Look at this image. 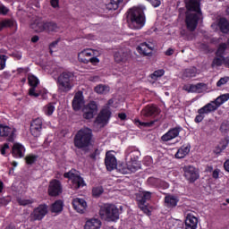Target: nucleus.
<instances>
[{
    "instance_id": "nucleus-1",
    "label": "nucleus",
    "mask_w": 229,
    "mask_h": 229,
    "mask_svg": "<svg viewBox=\"0 0 229 229\" xmlns=\"http://www.w3.org/2000/svg\"><path fill=\"white\" fill-rule=\"evenodd\" d=\"M94 134L92 133V129L88 127H83L79 130L74 138L73 144L77 149H82V151H87L90 146H92V138Z\"/></svg>"
},
{
    "instance_id": "nucleus-2",
    "label": "nucleus",
    "mask_w": 229,
    "mask_h": 229,
    "mask_svg": "<svg viewBox=\"0 0 229 229\" xmlns=\"http://www.w3.org/2000/svg\"><path fill=\"white\" fill-rule=\"evenodd\" d=\"M127 21L132 30H142L146 24V15L140 8L133 7L127 12Z\"/></svg>"
},
{
    "instance_id": "nucleus-3",
    "label": "nucleus",
    "mask_w": 229,
    "mask_h": 229,
    "mask_svg": "<svg viewBox=\"0 0 229 229\" xmlns=\"http://www.w3.org/2000/svg\"><path fill=\"white\" fill-rule=\"evenodd\" d=\"M73 79L74 73H72V72H63L57 78L58 92L62 94L72 90Z\"/></svg>"
},
{
    "instance_id": "nucleus-4",
    "label": "nucleus",
    "mask_w": 229,
    "mask_h": 229,
    "mask_svg": "<svg viewBox=\"0 0 229 229\" xmlns=\"http://www.w3.org/2000/svg\"><path fill=\"white\" fill-rule=\"evenodd\" d=\"M99 216L101 219H106V221H118L119 208L114 204H103L99 209Z\"/></svg>"
},
{
    "instance_id": "nucleus-5",
    "label": "nucleus",
    "mask_w": 229,
    "mask_h": 229,
    "mask_svg": "<svg viewBox=\"0 0 229 229\" xmlns=\"http://www.w3.org/2000/svg\"><path fill=\"white\" fill-rule=\"evenodd\" d=\"M37 33H56L58 31V24L55 21H39L35 25H32Z\"/></svg>"
},
{
    "instance_id": "nucleus-6",
    "label": "nucleus",
    "mask_w": 229,
    "mask_h": 229,
    "mask_svg": "<svg viewBox=\"0 0 229 229\" xmlns=\"http://www.w3.org/2000/svg\"><path fill=\"white\" fill-rule=\"evenodd\" d=\"M64 177L71 180V187L73 191H78V189H81V187H85V185H87L83 177H81L78 174L72 173V171L64 173Z\"/></svg>"
},
{
    "instance_id": "nucleus-7",
    "label": "nucleus",
    "mask_w": 229,
    "mask_h": 229,
    "mask_svg": "<svg viewBox=\"0 0 229 229\" xmlns=\"http://www.w3.org/2000/svg\"><path fill=\"white\" fill-rule=\"evenodd\" d=\"M38 78L35 76H30L29 78V85L31 87L29 89V96H31L32 98H40V96L43 98V99L46 98V93H43L42 90L37 91V87H38Z\"/></svg>"
},
{
    "instance_id": "nucleus-8",
    "label": "nucleus",
    "mask_w": 229,
    "mask_h": 229,
    "mask_svg": "<svg viewBox=\"0 0 229 229\" xmlns=\"http://www.w3.org/2000/svg\"><path fill=\"white\" fill-rule=\"evenodd\" d=\"M139 169H140V163L139 161H130L127 165L120 164L117 167V171L122 173V174L136 173Z\"/></svg>"
},
{
    "instance_id": "nucleus-9",
    "label": "nucleus",
    "mask_w": 229,
    "mask_h": 229,
    "mask_svg": "<svg viewBox=\"0 0 229 229\" xmlns=\"http://www.w3.org/2000/svg\"><path fill=\"white\" fill-rule=\"evenodd\" d=\"M0 139H4L7 142H13L15 140V129L0 123Z\"/></svg>"
},
{
    "instance_id": "nucleus-10",
    "label": "nucleus",
    "mask_w": 229,
    "mask_h": 229,
    "mask_svg": "<svg viewBox=\"0 0 229 229\" xmlns=\"http://www.w3.org/2000/svg\"><path fill=\"white\" fill-rule=\"evenodd\" d=\"M82 112L83 119H86L88 121L90 119H94V116L98 115V104L96 103V101H90L83 107Z\"/></svg>"
},
{
    "instance_id": "nucleus-11",
    "label": "nucleus",
    "mask_w": 229,
    "mask_h": 229,
    "mask_svg": "<svg viewBox=\"0 0 229 229\" xmlns=\"http://www.w3.org/2000/svg\"><path fill=\"white\" fill-rule=\"evenodd\" d=\"M47 205L40 204L30 214V221H42L47 216Z\"/></svg>"
},
{
    "instance_id": "nucleus-12",
    "label": "nucleus",
    "mask_w": 229,
    "mask_h": 229,
    "mask_svg": "<svg viewBox=\"0 0 229 229\" xmlns=\"http://www.w3.org/2000/svg\"><path fill=\"white\" fill-rule=\"evenodd\" d=\"M198 22H199V16L198 13L186 14L185 24L189 31H195L198 28Z\"/></svg>"
},
{
    "instance_id": "nucleus-13",
    "label": "nucleus",
    "mask_w": 229,
    "mask_h": 229,
    "mask_svg": "<svg viewBox=\"0 0 229 229\" xmlns=\"http://www.w3.org/2000/svg\"><path fill=\"white\" fill-rule=\"evenodd\" d=\"M43 124L44 121L40 117L35 118L31 121L30 130L33 137H40Z\"/></svg>"
},
{
    "instance_id": "nucleus-14",
    "label": "nucleus",
    "mask_w": 229,
    "mask_h": 229,
    "mask_svg": "<svg viewBox=\"0 0 229 229\" xmlns=\"http://www.w3.org/2000/svg\"><path fill=\"white\" fill-rule=\"evenodd\" d=\"M184 174L183 176L186 178L190 183H194L198 178H199V174L196 171V167L192 165H186L183 167Z\"/></svg>"
},
{
    "instance_id": "nucleus-15",
    "label": "nucleus",
    "mask_w": 229,
    "mask_h": 229,
    "mask_svg": "<svg viewBox=\"0 0 229 229\" xmlns=\"http://www.w3.org/2000/svg\"><path fill=\"white\" fill-rule=\"evenodd\" d=\"M64 189L62 187V182L59 180L54 179L50 182L48 186V194L52 197L60 196Z\"/></svg>"
},
{
    "instance_id": "nucleus-16",
    "label": "nucleus",
    "mask_w": 229,
    "mask_h": 229,
    "mask_svg": "<svg viewBox=\"0 0 229 229\" xmlns=\"http://www.w3.org/2000/svg\"><path fill=\"white\" fill-rule=\"evenodd\" d=\"M105 165L107 171H114L119 167V165H117V158H115L114 154L110 152L106 153Z\"/></svg>"
},
{
    "instance_id": "nucleus-17",
    "label": "nucleus",
    "mask_w": 229,
    "mask_h": 229,
    "mask_svg": "<svg viewBox=\"0 0 229 229\" xmlns=\"http://www.w3.org/2000/svg\"><path fill=\"white\" fill-rule=\"evenodd\" d=\"M85 105V98L83 97V92H77L72 99V106L74 112H80V109Z\"/></svg>"
},
{
    "instance_id": "nucleus-18",
    "label": "nucleus",
    "mask_w": 229,
    "mask_h": 229,
    "mask_svg": "<svg viewBox=\"0 0 229 229\" xmlns=\"http://www.w3.org/2000/svg\"><path fill=\"white\" fill-rule=\"evenodd\" d=\"M186 10L188 12H195L201 15V0H189L185 3Z\"/></svg>"
},
{
    "instance_id": "nucleus-19",
    "label": "nucleus",
    "mask_w": 229,
    "mask_h": 229,
    "mask_svg": "<svg viewBox=\"0 0 229 229\" xmlns=\"http://www.w3.org/2000/svg\"><path fill=\"white\" fill-rule=\"evenodd\" d=\"M180 131H182V127L180 126L174 127L161 137V140L163 142H169V140H173V139H176V137L180 135Z\"/></svg>"
},
{
    "instance_id": "nucleus-20",
    "label": "nucleus",
    "mask_w": 229,
    "mask_h": 229,
    "mask_svg": "<svg viewBox=\"0 0 229 229\" xmlns=\"http://www.w3.org/2000/svg\"><path fill=\"white\" fill-rule=\"evenodd\" d=\"M72 205L79 214H85L87 210V201L83 199L76 198L72 199Z\"/></svg>"
},
{
    "instance_id": "nucleus-21",
    "label": "nucleus",
    "mask_w": 229,
    "mask_h": 229,
    "mask_svg": "<svg viewBox=\"0 0 229 229\" xmlns=\"http://www.w3.org/2000/svg\"><path fill=\"white\" fill-rule=\"evenodd\" d=\"M160 114V111L157 106L148 105L141 110V115L143 117H155Z\"/></svg>"
},
{
    "instance_id": "nucleus-22",
    "label": "nucleus",
    "mask_w": 229,
    "mask_h": 229,
    "mask_svg": "<svg viewBox=\"0 0 229 229\" xmlns=\"http://www.w3.org/2000/svg\"><path fill=\"white\" fill-rule=\"evenodd\" d=\"M147 182L150 187H156L157 189H169V183L158 178L148 177Z\"/></svg>"
},
{
    "instance_id": "nucleus-23",
    "label": "nucleus",
    "mask_w": 229,
    "mask_h": 229,
    "mask_svg": "<svg viewBox=\"0 0 229 229\" xmlns=\"http://www.w3.org/2000/svg\"><path fill=\"white\" fill-rule=\"evenodd\" d=\"M110 117H112V112L108 109H102L95 120L97 124H106L108 121H110Z\"/></svg>"
},
{
    "instance_id": "nucleus-24",
    "label": "nucleus",
    "mask_w": 229,
    "mask_h": 229,
    "mask_svg": "<svg viewBox=\"0 0 229 229\" xmlns=\"http://www.w3.org/2000/svg\"><path fill=\"white\" fill-rule=\"evenodd\" d=\"M26 148L21 143H14L12 148V155L14 158H24Z\"/></svg>"
},
{
    "instance_id": "nucleus-25",
    "label": "nucleus",
    "mask_w": 229,
    "mask_h": 229,
    "mask_svg": "<svg viewBox=\"0 0 229 229\" xmlns=\"http://www.w3.org/2000/svg\"><path fill=\"white\" fill-rule=\"evenodd\" d=\"M125 155L127 158H130L131 162H139V157H140V150L137 147H129Z\"/></svg>"
},
{
    "instance_id": "nucleus-26",
    "label": "nucleus",
    "mask_w": 229,
    "mask_h": 229,
    "mask_svg": "<svg viewBox=\"0 0 229 229\" xmlns=\"http://www.w3.org/2000/svg\"><path fill=\"white\" fill-rule=\"evenodd\" d=\"M198 114H199L196 115L194 122L197 124H199V123H201L203 119H205V114L208 115V114H212V111L207 106V105H205L198 110Z\"/></svg>"
},
{
    "instance_id": "nucleus-27",
    "label": "nucleus",
    "mask_w": 229,
    "mask_h": 229,
    "mask_svg": "<svg viewBox=\"0 0 229 229\" xmlns=\"http://www.w3.org/2000/svg\"><path fill=\"white\" fill-rule=\"evenodd\" d=\"M91 56H94V50L93 49H84L78 55V60L79 62H81V64H89V59ZM87 57V58H86Z\"/></svg>"
},
{
    "instance_id": "nucleus-28",
    "label": "nucleus",
    "mask_w": 229,
    "mask_h": 229,
    "mask_svg": "<svg viewBox=\"0 0 229 229\" xmlns=\"http://www.w3.org/2000/svg\"><path fill=\"white\" fill-rule=\"evenodd\" d=\"M136 49L140 55H143V56H149V55H151V51H152L153 47H151V46H149V44L143 42V43H140L136 47Z\"/></svg>"
},
{
    "instance_id": "nucleus-29",
    "label": "nucleus",
    "mask_w": 229,
    "mask_h": 229,
    "mask_svg": "<svg viewBox=\"0 0 229 229\" xmlns=\"http://www.w3.org/2000/svg\"><path fill=\"white\" fill-rule=\"evenodd\" d=\"M198 228V218L191 214H188L185 219V229Z\"/></svg>"
},
{
    "instance_id": "nucleus-30",
    "label": "nucleus",
    "mask_w": 229,
    "mask_h": 229,
    "mask_svg": "<svg viewBox=\"0 0 229 229\" xmlns=\"http://www.w3.org/2000/svg\"><path fill=\"white\" fill-rule=\"evenodd\" d=\"M138 205L146 204L151 199V191H141L136 195Z\"/></svg>"
},
{
    "instance_id": "nucleus-31",
    "label": "nucleus",
    "mask_w": 229,
    "mask_h": 229,
    "mask_svg": "<svg viewBox=\"0 0 229 229\" xmlns=\"http://www.w3.org/2000/svg\"><path fill=\"white\" fill-rule=\"evenodd\" d=\"M178 201H180V199L174 195H166L165 197V203L167 208H174V207L178 205Z\"/></svg>"
},
{
    "instance_id": "nucleus-32",
    "label": "nucleus",
    "mask_w": 229,
    "mask_h": 229,
    "mask_svg": "<svg viewBox=\"0 0 229 229\" xmlns=\"http://www.w3.org/2000/svg\"><path fill=\"white\" fill-rule=\"evenodd\" d=\"M101 225V220L98 218H91L86 222L84 229H100Z\"/></svg>"
},
{
    "instance_id": "nucleus-33",
    "label": "nucleus",
    "mask_w": 229,
    "mask_h": 229,
    "mask_svg": "<svg viewBox=\"0 0 229 229\" xmlns=\"http://www.w3.org/2000/svg\"><path fill=\"white\" fill-rule=\"evenodd\" d=\"M191 153V144L182 145L176 152L175 158H185Z\"/></svg>"
},
{
    "instance_id": "nucleus-34",
    "label": "nucleus",
    "mask_w": 229,
    "mask_h": 229,
    "mask_svg": "<svg viewBox=\"0 0 229 229\" xmlns=\"http://www.w3.org/2000/svg\"><path fill=\"white\" fill-rule=\"evenodd\" d=\"M218 28L221 33L227 35L229 33V21L226 18L223 17L218 20Z\"/></svg>"
},
{
    "instance_id": "nucleus-35",
    "label": "nucleus",
    "mask_w": 229,
    "mask_h": 229,
    "mask_svg": "<svg viewBox=\"0 0 229 229\" xmlns=\"http://www.w3.org/2000/svg\"><path fill=\"white\" fill-rule=\"evenodd\" d=\"M114 58L116 64L124 63L126 60H128V54L124 53L123 50H119L114 53Z\"/></svg>"
},
{
    "instance_id": "nucleus-36",
    "label": "nucleus",
    "mask_w": 229,
    "mask_h": 229,
    "mask_svg": "<svg viewBox=\"0 0 229 229\" xmlns=\"http://www.w3.org/2000/svg\"><path fill=\"white\" fill-rule=\"evenodd\" d=\"M221 101H223L221 99V97H217L214 101H211L208 104H206V106L210 109L212 112H216V110H217V108H219V106H221V105L223 104H219L221 103Z\"/></svg>"
},
{
    "instance_id": "nucleus-37",
    "label": "nucleus",
    "mask_w": 229,
    "mask_h": 229,
    "mask_svg": "<svg viewBox=\"0 0 229 229\" xmlns=\"http://www.w3.org/2000/svg\"><path fill=\"white\" fill-rule=\"evenodd\" d=\"M62 210H64V201L58 199L55 200L53 204H52V209L51 211L55 214H58V212H62Z\"/></svg>"
},
{
    "instance_id": "nucleus-38",
    "label": "nucleus",
    "mask_w": 229,
    "mask_h": 229,
    "mask_svg": "<svg viewBox=\"0 0 229 229\" xmlns=\"http://www.w3.org/2000/svg\"><path fill=\"white\" fill-rule=\"evenodd\" d=\"M55 107L54 103H48L43 107V112L47 117H51V115L55 114Z\"/></svg>"
},
{
    "instance_id": "nucleus-39",
    "label": "nucleus",
    "mask_w": 229,
    "mask_h": 229,
    "mask_svg": "<svg viewBox=\"0 0 229 229\" xmlns=\"http://www.w3.org/2000/svg\"><path fill=\"white\" fill-rule=\"evenodd\" d=\"M25 164L27 165H33L38 160V155L28 154L25 157Z\"/></svg>"
},
{
    "instance_id": "nucleus-40",
    "label": "nucleus",
    "mask_w": 229,
    "mask_h": 229,
    "mask_svg": "<svg viewBox=\"0 0 229 229\" xmlns=\"http://www.w3.org/2000/svg\"><path fill=\"white\" fill-rule=\"evenodd\" d=\"M97 94H108L110 92V87L104 84H99L94 89Z\"/></svg>"
},
{
    "instance_id": "nucleus-41",
    "label": "nucleus",
    "mask_w": 229,
    "mask_h": 229,
    "mask_svg": "<svg viewBox=\"0 0 229 229\" xmlns=\"http://www.w3.org/2000/svg\"><path fill=\"white\" fill-rule=\"evenodd\" d=\"M198 70L196 67L187 68L183 72V78H195Z\"/></svg>"
},
{
    "instance_id": "nucleus-42",
    "label": "nucleus",
    "mask_w": 229,
    "mask_h": 229,
    "mask_svg": "<svg viewBox=\"0 0 229 229\" xmlns=\"http://www.w3.org/2000/svg\"><path fill=\"white\" fill-rule=\"evenodd\" d=\"M14 21L11 19H4L0 21V31L4 30V28H13Z\"/></svg>"
},
{
    "instance_id": "nucleus-43",
    "label": "nucleus",
    "mask_w": 229,
    "mask_h": 229,
    "mask_svg": "<svg viewBox=\"0 0 229 229\" xmlns=\"http://www.w3.org/2000/svg\"><path fill=\"white\" fill-rule=\"evenodd\" d=\"M123 0H110V3L106 5V10H117Z\"/></svg>"
},
{
    "instance_id": "nucleus-44",
    "label": "nucleus",
    "mask_w": 229,
    "mask_h": 229,
    "mask_svg": "<svg viewBox=\"0 0 229 229\" xmlns=\"http://www.w3.org/2000/svg\"><path fill=\"white\" fill-rule=\"evenodd\" d=\"M105 192V189H103V186H95L92 188V196L93 198H99L101 194Z\"/></svg>"
},
{
    "instance_id": "nucleus-45",
    "label": "nucleus",
    "mask_w": 229,
    "mask_h": 229,
    "mask_svg": "<svg viewBox=\"0 0 229 229\" xmlns=\"http://www.w3.org/2000/svg\"><path fill=\"white\" fill-rule=\"evenodd\" d=\"M225 51H226V43H222L219 45V47L216 52V56H218L220 58H225L224 55H225Z\"/></svg>"
},
{
    "instance_id": "nucleus-46",
    "label": "nucleus",
    "mask_w": 229,
    "mask_h": 229,
    "mask_svg": "<svg viewBox=\"0 0 229 229\" xmlns=\"http://www.w3.org/2000/svg\"><path fill=\"white\" fill-rule=\"evenodd\" d=\"M164 74H165V71L164 69H159V70L155 71L150 75V78H151V80H154L155 81H157V80H158V78H162V76H164Z\"/></svg>"
},
{
    "instance_id": "nucleus-47",
    "label": "nucleus",
    "mask_w": 229,
    "mask_h": 229,
    "mask_svg": "<svg viewBox=\"0 0 229 229\" xmlns=\"http://www.w3.org/2000/svg\"><path fill=\"white\" fill-rule=\"evenodd\" d=\"M135 123L139 128H151V126L155 124V122H140V120H135Z\"/></svg>"
},
{
    "instance_id": "nucleus-48",
    "label": "nucleus",
    "mask_w": 229,
    "mask_h": 229,
    "mask_svg": "<svg viewBox=\"0 0 229 229\" xmlns=\"http://www.w3.org/2000/svg\"><path fill=\"white\" fill-rule=\"evenodd\" d=\"M225 64L223 57H215L212 61L211 67H221Z\"/></svg>"
},
{
    "instance_id": "nucleus-49",
    "label": "nucleus",
    "mask_w": 229,
    "mask_h": 229,
    "mask_svg": "<svg viewBox=\"0 0 229 229\" xmlns=\"http://www.w3.org/2000/svg\"><path fill=\"white\" fill-rule=\"evenodd\" d=\"M182 89H184L186 92L198 93L197 84H191L190 86L184 85Z\"/></svg>"
},
{
    "instance_id": "nucleus-50",
    "label": "nucleus",
    "mask_w": 229,
    "mask_h": 229,
    "mask_svg": "<svg viewBox=\"0 0 229 229\" xmlns=\"http://www.w3.org/2000/svg\"><path fill=\"white\" fill-rule=\"evenodd\" d=\"M138 207L140 210L143 211V214H146L147 216H151V210H149V208H148L147 204H138Z\"/></svg>"
},
{
    "instance_id": "nucleus-51",
    "label": "nucleus",
    "mask_w": 229,
    "mask_h": 229,
    "mask_svg": "<svg viewBox=\"0 0 229 229\" xmlns=\"http://www.w3.org/2000/svg\"><path fill=\"white\" fill-rule=\"evenodd\" d=\"M196 85H197V94H201V92H203V90H207L208 87L206 83H203V82H199Z\"/></svg>"
},
{
    "instance_id": "nucleus-52",
    "label": "nucleus",
    "mask_w": 229,
    "mask_h": 229,
    "mask_svg": "<svg viewBox=\"0 0 229 229\" xmlns=\"http://www.w3.org/2000/svg\"><path fill=\"white\" fill-rule=\"evenodd\" d=\"M10 150V144L4 143L0 148V153L3 157H6V153Z\"/></svg>"
},
{
    "instance_id": "nucleus-53",
    "label": "nucleus",
    "mask_w": 229,
    "mask_h": 229,
    "mask_svg": "<svg viewBox=\"0 0 229 229\" xmlns=\"http://www.w3.org/2000/svg\"><path fill=\"white\" fill-rule=\"evenodd\" d=\"M7 56L4 55H0V71H3V69H4V67H6V60H7Z\"/></svg>"
},
{
    "instance_id": "nucleus-54",
    "label": "nucleus",
    "mask_w": 229,
    "mask_h": 229,
    "mask_svg": "<svg viewBox=\"0 0 229 229\" xmlns=\"http://www.w3.org/2000/svg\"><path fill=\"white\" fill-rule=\"evenodd\" d=\"M17 202L19 203V205H21V207H26L28 205H31V203H33V201L30 200V199H18Z\"/></svg>"
},
{
    "instance_id": "nucleus-55",
    "label": "nucleus",
    "mask_w": 229,
    "mask_h": 229,
    "mask_svg": "<svg viewBox=\"0 0 229 229\" xmlns=\"http://www.w3.org/2000/svg\"><path fill=\"white\" fill-rule=\"evenodd\" d=\"M227 81H229V77H222L220 80L216 82V87H223V85H226Z\"/></svg>"
},
{
    "instance_id": "nucleus-56",
    "label": "nucleus",
    "mask_w": 229,
    "mask_h": 229,
    "mask_svg": "<svg viewBox=\"0 0 229 229\" xmlns=\"http://www.w3.org/2000/svg\"><path fill=\"white\" fill-rule=\"evenodd\" d=\"M59 42H60V38H57L56 40L50 43V45H49L50 55H53V49H54V47H56L58 46Z\"/></svg>"
},
{
    "instance_id": "nucleus-57",
    "label": "nucleus",
    "mask_w": 229,
    "mask_h": 229,
    "mask_svg": "<svg viewBox=\"0 0 229 229\" xmlns=\"http://www.w3.org/2000/svg\"><path fill=\"white\" fill-rule=\"evenodd\" d=\"M147 1H148V3H150V4L154 6V8H158V6L162 4V2L160 0H147Z\"/></svg>"
},
{
    "instance_id": "nucleus-58",
    "label": "nucleus",
    "mask_w": 229,
    "mask_h": 229,
    "mask_svg": "<svg viewBox=\"0 0 229 229\" xmlns=\"http://www.w3.org/2000/svg\"><path fill=\"white\" fill-rule=\"evenodd\" d=\"M220 99H222V101L219 103V105H223L224 103H226V101H228L229 99V93L220 95Z\"/></svg>"
},
{
    "instance_id": "nucleus-59",
    "label": "nucleus",
    "mask_w": 229,
    "mask_h": 229,
    "mask_svg": "<svg viewBox=\"0 0 229 229\" xmlns=\"http://www.w3.org/2000/svg\"><path fill=\"white\" fill-rule=\"evenodd\" d=\"M98 155H99V149L96 148L92 153L89 154V158H91V160H96L98 158Z\"/></svg>"
},
{
    "instance_id": "nucleus-60",
    "label": "nucleus",
    "mask_w": 229,
    "mask_h": 229,
    "mask_svg": "<svg viewBox=\"0 0 229 229\" xmlns=\"http://www.w3.org/2000/svg\"><path fill=\"white\" fill-rule=\"evenodd\" d=\"M228 144H229V139L226 138V139L222 142V145H221V148H220V151H225V149H226V148H228Z\"/></svg>"
},
{
    "instance_id": "nucleus-61",
    "label": "nucleus",
    "mask_w": 229,
    "mask_h": 229,
    "mask_svg": "<svg viewBox=\"0 0 229 229\" xmlns=\"http://www.w3.org/2000/svg\"><path fill=\"white\" fill-rule=\"evenodd\" d=\"M8 12H10V9L4 5H0V14L6 15L8 14Z\"/></svg>"
},
{
    "instance_id": "nucleus-62",
    "label": "nucleus",
    "mask_w": 229,
    "mask_h": 229,
    "mask_svg": "<svg viewBox=\"0 0 229 229\" xmlns=\"http://www.w3.org/2000/svg\"><path fill=\"white\" fill-rule=\"evenodd\" d=\"M221 173V170L218 168H216L213 172H212V178H214V180H217L219 178V174Z\"/></svg>"
},
{
    "instance_id": "nucleus-63",
    "label": "nucleus",
    "mask_w": 229,
    "mask_h": 229,
    "mask_svg": "<svg viewBox=\"0 0 229 229\" xmlns=\"http://www.w3.org/2000/svg\"><path fill=\"white\" fill-rule=\"evenodd\" d=\"M52 8H60V0H50Z\"/></svg>"
},
{
    "instance_id": "nucleus-64",
    "label": "nucleus",
    "mask_w": 229,
    "mask_h": 229,
    "mask_svg": "<svg viewBox=\"0 0 229 229\" xmlns=\"http://www.w3.org/2000/svg\"><path fill=\"white\" fill-rule=\"evenodd\" d=\"M89 63L92 64L93 65H96V64H99V58L93 56V57L88 59V64Z\"/></svg>"
}]
</instances>
